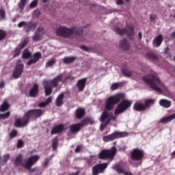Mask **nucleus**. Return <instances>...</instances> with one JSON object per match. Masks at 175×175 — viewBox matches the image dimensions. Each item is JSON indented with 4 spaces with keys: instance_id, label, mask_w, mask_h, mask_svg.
I'll return each instance as SVG.
<instances>
[{
    "instance_id": "18",
    "label": "nucleus",
    "mask_w": 175,
    "mask_h": 175,
    "mask_svg": "<svg viewBox=\"0 0 175 175\" xmlns=\"http://www.w3.org/2000/svg\"><path fill=\"white\" fill-rule=\"evenodd\" d=\"M40 57L41 53L40 52L34 53V55H33V57H31L30 60L27 63V66H31L36 64Z\"/></svg>"
},
{
    "instance_id": "3",
    "label": "nucleus",
    "mask_w": 175,
    "mask_h": 175,
    "mask_svg": "<svg viewBox=\"0 0 175 175\" xmlns=\"http://www.w3.org/2000/svg\"><path fill=\"white\" fill-rule=\"evenodd\" d=\"M42 114L41 109H31V111H29L25 116H23V119H16L15 121V126L16 127H22L25 126L31 117L33 118H38Z\"/></svg>"
},
{
    "instance_id": "1",
    "label": "nucleus",
    "mask_w": 175,
    "mask_h": 175,
    "mask_svg": "<svg viewBox=\"0 0 175 175\" xmlns=\"http://www.w3.org/2000/svg\"><path fill=\"white\" fill-rule=\"evenodd\" d=\"M143 80L157 92L161 93L167 89L164 83L160 80L156 73H151L145 75L143 77Z\"/></svg>"
},
{
    "instance_id": "13",
    "label": "nucleus",
    "mask_w": 175,
    "mask_h": 175,
    "mask_svg": "<svg viewBox=\"0 0 175 175\" xmlns=\"http://www.w3.org/2000/svg\"><path fill=\"white\" fill-rule=\"evenodd\" d=\"M40 158V157L38 155H33L30 157V158L23 163V167L27 170L31 169V167L38 162Z\"/></svg>"
},
{
    "instance_id": "42",
    "label": "nucleus",
    "mask_w": 175,
    "mask_h": 175,
    "mask_svg": "<svg viewBox=\"0 0 175 175\" xmlns=\"http://www.w3.org/2000/svg\"><path fill=\"white\" fill-rule=\"evenodd\" d=\"M5 18V12L4 10H0V21Z\"/></svg>"
},
{
    "instance_id": "47",
    "label": "nucleus",
    "mask_w": 175,
    "mask_h": 175,
    "mask_svg": "<svg viewBox=\"0 0 175 175\" xmlns=\"http://www.w3.org/2000/svg\"><path fill=\"white\" fill-rule=\"evenodd\" d=\"M22 27H25V28H27V22L22 21L18 23V27L21 28Z\"/></svg>"
},
{
    "instance_id": "37",
    "label": "nucleus",
    "mask_w": 175,
    "mask_h": 175,
    "mask_svg": "<svg viewBox=\"0 0 175 175\" xmlns=\"http://www.w3.org/2000/svg\"><path fill=\"white\" fill-rule=\"evenodd\" d=\"M155 100H153L152 98H150L149 100H146L144 103V106L146 109L149 107L150 105H153L154 103Z\"/></svg>"
},
{
    "instance_id": "17",
    "label": "nucleus",
    "mask_w": 175,
    "mask_h": 175,
    "mask_svg": "<svg viewBox=\"0 0 175 175\" xmlns=\"http://www.w3.org/2000/svg\"><path fill=\"white\" fill-rule=\"evenodd\" d=\"M27 44H28V40L27 39L22 41V42H21V44H19V45H18V47H16V49H15V50H14V52H12V57H18L20 55L21 50Z\"/></svg>"
},
{
    "instance_id": "55",
    "label": "nucleus",
    "mask_w": 175,
    "mask_h": 175,
    "mask_svg": "<svg viewBox=\"0 0 175 175\" xmlns=\"http://www.w3.org/2000/svg\"><path fill=\"white\" fill-rule=\"evenodd\" d=\"M138 39L142 40V33L139 32L138 34Z\"/></svg>"
},
{
    "instance_id": "34",
    "label": "nucleus",
    "mask_w": 175,
    "mask_h": 175,
    "mask_svg": "<svg viewBox=\"0 0 175 175\" xmlns=\"http://www.w3.org/2000/svg\"><path fill=\"white\" fill-rule=\"evenodd\" d=\"M31 56V54L27 49L23 51V53H22V59H27L30 58Z\"/></svg>"
},
{
    "instance_id": "63",
    "label": "nucleus",
    "mask_w": 175,
    "mask_h": 175,
    "mask_svg": "<svg viewBox=\"0 0 175 175\" xmlns=\"http://www.w3.org/2000/svg\"><path fill=\"white\" fill-rule=\"evenodd\" d=\"M174 59H175V56H174Z\"/></svg>"
},
{
    "instance_id": "31",
    "label": "nucleus",
    "mask_w": 175,
    "mask_h": 175,
    "mask_svg": "<svg viewBox=\"0 0 175 175\" xmlns=\"http://www.w3.org/2000/svg\"><path fill=\"white\" fill-rule=\"evenodd\" d=\"M75 113L77 118H81L85 115V109H83V108H78V109L76 110Z\"/></svg>"
},
{
    "instance_id": "27",
    "label": "nucleus",
    "mask_w": 175,
    "mask_h": 175,
    "mask_svg": "<svg viewBox=\"0 0 175 175\" xmlns=\"http://www.w3.org/2000/svg\"><path fill=\"white\" fill-rule=\"evenodd\" d=\"M120 46L122 49L124 50H127L130 47V44L128 42V41L126 39H123L120 42Z\"/></svg>"
},
{
    "instance_id": "45",
    "label": "nucleus",
    "mask_w": 175,
    "mask_h": 175,
    "mask_svg": "<svg viewBox=\"0 0 175 175\" xmlns=\"http://www.w3.org/2000/svg\"><path fill=\"white\" fill-rule=\"evenodd\" d=\"M38 5V0H34L30 3V8L33 9L36 8Z\"/></svg>"
},
{
    "instance_id": "56",
    "label": "nucleus",
    "mask_w": 175,
    "mask_h": 175,
    "mask_svg": "<svg viewBox=\"0 0 175 175\" xmlns=\"http://www.w3.org/2000/svg\"><path fill=\"white\" fill-rule=\"evenodd\" d=\"M171 37L175 38V31L171 33Z\"/></svg>"
},
{
    "instance_id": "6",
    "label": "nucleus",
    "mask_w": 175,
    "mask_h": 175,
    "mask_svg": "<svg viewBox=\"0 0 175 175\" xmlns=\"http://www.w3.org/2000/svg\"><path fill=\"white\" fill-rule=\"evenodd\" d=\"M116 117L113 116V115L111 113V112L104 111L100 118V121L102 122L100 126V130L103 131L111 120L116 121Z\"/></svg>"
},
{
    "instance_id": "14",
    "label": "nucleus",
    "mask_w": 175,
    "mask_h": 175,
    "mask_svg": "<svg viewBox=\"0 0 175 175\" xmlns=\"http://www.w3.org/2000/svg\"><path fill=\"white\" fill-rule=\"evenodd\" d=\"M108 166V163H102L96 165L92 167V175H98L100 173H103Z\"/></svg>"
},
{
    "instance_id": "21",
    "label": "nucleus",
    "mask_w": 175,
    "mask_h": 175,
    "mask_svg": "<svg viewBox=\"0 0 175 175\" xmlns=\"http://www.w3.org/2000/svg\"><path fill=\"white\" fill-rule=\"evenodd\" d=\"M133 109L137 111H143L146 110L144 104H143V103H141V101H137L136 103H135Z\"/></svg>"
},
{
    "instance_id": "7",
    "label": "nucleus",
    "mask_w": 175,
    "mask_h": 175,
    "mask_svg": "<svg viewBox=\"0 0 175 175\" xmlns=\"http://www.w3.org/2000/svg\"><path fill=\"white\" fill-rule=\"evenodd\" d=\"M88 124H94V120L92 119V118H85V119H83V120H82L81 123H76L75 124H71V126H70V130L72 133H77L83 127L88 125Z\"/></svg>"
},
{
    "instance_id": "60",
    "label": "nucleus",
    "mask_w": 175,
    "mask_h": 175,
    "mask_svg": "<svg viewBox=\"0 0 175 175\" xmlns=\"http://www.w3.org/2000/svg\"><path fill=\"white\" fill-rule=\"evenodd\" d=\"M126 1L129 2V1H130V0H126Z\"/></svg>"
},
{
    "instance_id": "58",
    "label": "nucleus",
    "mask_w": 175,
    "mask_h": 175,
    "mask_svg": "<svg viewBox=\"0 0 175 175\" xmlns=\"http://www.w3.org/2000/svg\"><path fill=\"white\" fill-rule=\"evenodd\" d=\"M172 155L175 157V150L173 152H172Z\"/></svg>"
},
{
    "instance_id": "33",
    "label": "nucleus",
    "mask_w": 175,
    "mask_h": 175,
    "mask_svg": "<svg viewBox=\"0 0 175 175\" xmlns=\"http://www.w3.org/2000/svg\"><path fill=\"white\" fill-rule=\"evenodd\" d=\"M52 100H53V97H49L46 101L40 103V105L38 106H40V107H45L51 103Z\"/></svg>"
},
{
    "instance_id": "36",
    "label": "nucleus",
    "mask_w": 175,
    "mask_h": 175,
    "mask_svg": "<svg viewBox=\"0 0 175 175\" xmlns=\"http://www.w3.org/2000/svg\"><path fill=\"white\" fill-rule=\"evenodd\" d=\"M10 105L5 101L2 105L0 107V111H5L6 110L9 109Z\"/></svg>"
},
{
    "instance_id": "8",
    "label": "nucleus",
    "mask_w": 175,
    "mask_h": 175,
    "mask_svg": "<svg viewBox=\"0 0 175 175\" xmlns=\"http://www.w3.org/2000/svg\"><path fill=\"white\" fill-rule=\"evenodd\" d=\"M133 102L130 100H123L117 105L116 109L114 111L115 116H119L120 114L124 113L126 110L129 109L132 105Z\"/></svg>"
},
{
    "instance_id": "30",
    "label": "nucleus",
    "mask_w": 175,
    "mask_h": 175,
    "mask_svg": "<svg viewBox=\"0 0 175 175\" xmlns=\"http://www.w3.org/2000/svg\"><path fill=\"white\" fill-rule=\"evenodd\" d=\"M77 57L75 56L72 57H66L63 59V62L66 64H69L74 62L76 60Z\"/></svg>"
},
{
    "instance_id": "29",
    "label": "nucleus",
    "mask_w": 175,
    "mask_h": 175,
    "mask_svg": "<svg viewBox=\"0 0 175 175\" xmlns=\"http://www.w3.org/2000/svg\"><path fill=\"white\" fill-rule=\"evenodd\" d=\"M159 105L163 107L169 108L171 107L172 103L168 100H160Z\"/></svg>"
},
{
    "instance_id": "39",
    "label": "nucleus",
    "mask_w": 175,
    "mask_h": 175,
    "mask_svg": "<svg viewBox=\"0 0 175 175\" xmlns=\"http://www.w3.org/2000/svg\"><path fill=\"white\" fill-rule=\"evenodd\" d=\"M28 2V0H21V2L19 3V9L21 10V12H22L25 8V5Z\"/></svg>"
},
{
    "instance_id": "12",
    "label": "nucleus",
    "mask_w": 175,
    "mask_h": 175,
    "mask_svg": "<svg viewBox=\"0 0 175 175\" xmlns=\"http://www.w3.org/2000/svg\"><path fill=\"white\" fill-rule=\"evenodd\" d=\"M144 152L139 148L133 149L131 153V157L134 161H141L144 159Z\"/></svg>"
},
{
    "instance_id": "28",
    "label": "nucleus",
    "mask_w": 175,
    "mask_h": 175,
    "mask_svg": "<svg viewBox=\"0 0 175 175\" xmlns=\"http://www.w3.org/2000/svg\"><path fill=\"white\" fill-rule=\"evenodd\" d=\"M64 130L63 124H59L52 129V134L59 133Z\"/></svg>"
},
{
    "instance_id": "52",
    "label": "nucleus",
    "mask_w": 175,
    "mask_h": 175,
    "mask_svg": "<svg viewBox=\"0 0 175 175\" xmlns=\"http://www.w3.org/2000/svg\"><path fill=\"white\" fill-rule=\"evenodd\" d=\"M80 48L85 51H89V48L85 45H81Z\"/></svg>"
},
{
    "instance_id": "43",
    "label": "nucleus",
    "mask_w": 175,
    "mask_h": 175,
    "mask_svg": "<svg viewBox=\"0 0 175 175\" xmlns=\"http://www.w3.org/2000/svg\"><path fill=\"white\" fill-rule=\"evenodd\" d=\"M5 36H6V32L5 31L0 29V41L3 40Z\"/></svg>"
},
{
    "instance_id": "16",
    "label": "nucleus",
    "mask_w": 175,
    "mask_h": 175,
    "mask_svg": "<svg viewBox=\"0 0 175 175\" xmlns=\"http://www.w3.org/2000/svg\"><path fill=\"white\" fill-rule=\"evenodd\" d=\"M44 33V29L42 27H38V29H37V31H36V34L33 36V41L38 42L41 40L43 38Z\"/></svg>"
},
{
    "instance_id": "44",
    "label": "nucleus",
    "mask_w": 175,
    "mask_h": 175,
    "mask_svg": "<svg viewBox=\"0 0 175 175\" xmlns=\"http://www.w3.org/2000/svg\"><path fill=\"white\" fill-rule=\"evenodd\" d=\"M57 143H58V141L56 138H55L53 139V141L52 142V147H53V150H55L57 147Z\"/></svg>"
},
{
    "instance_id": "2",
    "label": "nucleus",
    "mask_w": 175,
    "mask_h": 175,
    "mask_svg": "<svg viewBox=\"0 0 175 175\" xmlns=\"http://www.w3.org/2000/svg\"><path fill=\"white\" fill-rule=\"evenodd\" d=\"M66 79L63 74H60L56 76L52 80H44L42 81V85L44 86V90H45V96H50L53 92V88H57V92L62 86V82L65 81Z\"/></svg>"
},
{
    "instance_id": "10",
    "label": "nucleus",
    "mask_w": 175,
    "mask_h": 175,
    "mask_svg": "<svg viewBox=\"0 0 175 175\" xmlns=\"http://www.w3.org/2000/svg\"><path fill=\"white\" fill-rule=\"evenodd\" d=\"M115 31L120 36H123L126 33L130 40H133L134 38V28L133 26L129 27L126 29L116 28Z\"/></svg>"
},
{
    "instance_id": "35",
    "label": "nucleus",
    "mask_w": 175,
    "mask_h": 175,
    "mask_svg": "<svg viewBox=\"0 0 175 175\" xmlns=\"http://www.w3.org/2000/svg\"><path fill=\"white\" fill-rule=\"evenodd\" d=\"M22 159H23V157L21 154H19V156H18V157H16V159H15V161H14V164L15 165H19L21 164H22V165H23L24 163H22Z\"/></svg>"
},
{
    "instance_id": "62",
    "label": "nucleus",
    "mask_w": 175,
    "mask_h": 175,
    "mask_svg": "<svg viewBox=\"0 0 175 175\" xmlns=\"http://www.w3.org/2000/svg\"><path fill=\"white\" fill-rule=\"evenodd\" d=\"M174 18H175V14H174Z\"/></svg>"
},
{
    "instance_id": "20",
    "label": "nucleus",
    "mask_w": 175,
    "mask_h": 175,
    "mask_svg": "<svg viewBox=\"0 0 175 175\" xmlns=\"http://www.w3.org/2000/svg\"><path fill=\"white\" fill-rule=\"evenodd\" d=\"M86 82H87L86 78H83L78 81L77 83V88L79 92L83 91L85 87Z\"/></svg>"
},
{
    "instance_id": "32",
    "label": "nucleus",
    "mask_w": 175,
    "mask_h": 175,
    "mask_svg": "<svg viewBox=\"0 0 175 175\" xmlns=\"http://www.w3.org/2000/svg\"><path fill=\"white\" fill-rule=\"evenodd\" d=\"M122 73L126 77H131L133 75V72L126 68L122 69Z\"/></svg>"
},
{
    "instance_id": "9",
    "label": "nucleus",
    "mask_w": 175,
    "mask_h": 175,
    "mask_svg": "<svg viewBox=\"0 0 175 175\" xmlns=\"http://www.w3.org/2000/svg\"><path fill=\"white\" fill-rule=\"evenodd\" d=\"M129 133H126V131H115V133H112V134H110L109 135L103 137V140L105 142H109L115 140L116 139L127 137Z\"/></svg>"
},
{
    "instance_id": "38",
    "label": "nucleus",
    "mask_w": 175,
    "mask_h": 175,
    "mask_svg": "<svg viewBox=\"0 0 175 175\" xmlns=\"http://www.w3.org/2000/svg\"><path fill=\"white\" fill-rule=\"evenodd\" d=\"M146 57L150 60H157V57L152 53L148 52L146 53Z\"/></svg>"
},
{
    "instance_id": "40",
    "label": "nucleus",
    "mask_w": 175,
    "mask_h": 175,
    "mask_svg": "<svg viewBox=\"0 0 175 175\" xmlns=\"http://www.w3.org/2000/svg\"><path fill=\"white\" fill-rule=\"evenodd\" d=\"M55 64V59L54 58H51V59L48 60V62H46V68L51 67Z\"/></svg>"
},
{
    "instance_id": "54",
    "label": "nucleus",
    "mask_w": 175,
    "mask_h": 175,
    "mask_svg": "<svg viewBox=\"0 0 175 175\" xmlns=\"http://www.w3.org/2000/svg\"><path fill=\"white\" fill-rule=\"evenodd\" d=\"M4 86H5V82L4 81L0 82V88H4Z\"/></svg>"
},
{
    "instance_id": "61",
    "label": "nucleus",
    "mask_w": 175,
    "mask_h": 175,
    "mask_svg": "<svg viewBox=\"0 0 175 175\" xmlns=\"http://www.w3.org/2000/svg\"><path fill=\"white\" fill-rule=\"evenodd\" d=\"M1 119H2V118H1V115H0V120H1Z\"/></svg>"
},
{
    "instance_id": "59",
    "label": "nucleus",
    "mask_w": 175,
    "mask_h": 175,
    "mask_svg": "<svg viewBox=\"0 0 175 175\" xmlns=\"http://www.w3.org/2000/svg\"><path fill=\"white\" fill-rule=\"evenodd\" d=\"M48 1H49V0H42V2H44V3H46Z\"/></svg>"
},
{
    "instance_id": "51",
    "label": "nucleus",
    "mask_w": 175,
    "mask_h": 175,
    "mask_svg": "<svg viewBox=\"0 0 175 175\" xmlns=\"http://www.w3.org/2000/svg\"><path fill=\"white\" fill-rule=\"evenodd\" d=\"M116 5H122L124 4V2L123 0H116Z\"/></svg>"
},
{
    "instance_id": "41",
    "label": "nucleus",
    "mask_w": 175,
    "mask_h": 175,
    "mask_svg": "<svg viewBox=\"0 0 175 175\" xmlns=\"http://www.w3.org/2000/svg\"><path fill=\"white\" fill-rule=\"evenodd\" d=\"M120 86V84L119 83H114L111 85V90H116L118 89Z\"/></svg>"
},
{
    "instance_id": "4",
    "label": "nucleus",
    "mask_w": 175,
    "mask_h": 175,
    "mask_svg": "<svg viewBox=\"0 0 175 175\" xmlns=\"http://www.w3.org/2000/svg\"><path fill=\"white\" fill-rule=\"evenodd\" d=\"M77 31L75 27L68 28L66 26H58L55 29V34L59 37L70 38Z\"/></svg>"
},
{
    "instance_id": "53",
    "label": "nucleus",
    "mask_w": 175,
    "mask_h": 175,
    "mask_svg": "<svg viewBox=\"0 0 175 175\" xmlns=\"http://www.w3.org/2000/svg\"><path fill=\"white\" fill-rule=\"evenodd\" d=\"M10 158V154H5L4 157H3V159L5 160V161H7Z\"/></svg>"
},
{
    "instance_id": "50",
    "label": "nucleus",
    "mask_w": 175,
    "mask_h": 175,
    "mask_svg": "<svg viewBox=\"0 0 175 175\" xmlns=\"http://www.w3.org/2000/svg\"><path fill=\"white\" fill-rule=\"evenodd\" d=\"M24 146V142L21 140L18 141V148H21Z\"/></svg>"
},
{
    "instance_id": "11",
    "label": "nucleus",
    "mask_w": 175,
    "mask_h": 175,
    "mask_svg": "<svg viewBox=\"0 0 175 175\" xmlns=\"http://www.w3.org/2000/svg\"><path fill=\"white\" fill-rule=\"evenodd\" d=\"M116 152V148L112 147L111 149L109 150L101 151L98 154V157L100 159H111L115 157Z\"/></svg>"
},
{
    "instance_id": "23",
    "label": "nucleus",
    "mask_w": 175,
    "mask_h": 175,
    "mask_svg": "<svg viewBox=\"0 0 175 175\" xmlns=\"http://www.w3.org/2000/svg\"><path fill=\"white\" fill-rule=\"evenodd\" d=\"M113 169L116 170L120 174H123L124 175H132L131 172L124 171L119 165H116L113 166Z\"/></svg>"
},
{
    "instance_id": "46",
    "label": "nucleus",
    "mask_w": 175,
    "mask_h": 175,
    "mask_svg": "<svg viewBox=\"0 0 175 175\" xmlns=\"http://www.w3.org/2000/svg\"><path fill=\"white\" fill-rule=\"evenodd\" d=\"M10 116V112H7L6 113H3V115H1V118L3 120L8 118Z\"/></svg>"
},
{
    "instance_id": "57",
    "label": "nucleus",
    "mask_w": 175,
    "mask_h": 175,
    "mask_svg": "<svg viewBox=\"0 0 175 175\" xmlns=\"http://www.w3.org/2000/svg\"><path fill=\"white\" fill-rule=\"evenodd\" d=\"M79 172L77 171V172L72 173V174H70V175H79Z\"/></svg>"
},
{
    "instance_id": "49",
    "label": "nucleus",
    "mask_w": 175,
    "mask_h": 175,
    "mask_svg": "<svg viewBox=\"0 0 175 175\" xmlns=\"http://www.w3.org/2000/svg\"><path fill=\"white\" fill-rule=\"evenodd\" d=\"M82 149H83V146H78L75 148V152L76 153H78V152H79Z\"/></svg>"
},
{
    "instance_id": "15",
    "label": "nucleus",
    "mask_w": 175,
    "mask_h": 175,
    "mask_svg": "<svg viewBox=\"0 0 175 175\" xmlns=\"http://www.w3.org/2000/svg\"><path fill=\"white\" fill-rule=\"evenodd\" d=\"M23 67L24 66L22 64L21 60H18L15 70H14V73L12 74V76H14L15 79H18L21 75L23 72Z\"/></svg>"
},
{
    "instance_id": "24",
    "label": "nucleus",
    "mask_w": 175,
    "mask_h": 175,
    "mask_svg": "<svg viewBox=\"0 0 175 175\" xmlns=\"http://www.w3.org/2000/svg\"><path fill=\"white\" fill-rule=\"evenodd\" d=\"M174 119H175V113L173 115H170L169 116H166L165 118H162L160 120V122L162 124H167L168 122H171Z\"/></svg>"
},
{
    "instance_id": "25",
    "label": "nucleus",
    "mask_w": 175,
    "mask_h": 175,
    "mask_svg": "<svg viewBox=\"0 0 175 175\" xmlns=\"http://www.w3.org/2000/svg\"><path fill=\"white\" fill-rule=\"evenodd\" d=\"M36 26L37 25L35 23H31V22L26 23V32L35 30L36 28Z\"/></svg>"
},
{
    "instance_id": "5",
    "label": "nucleus",
    "mask_w": 175,
    "mask_h": 175,
    "mask_svg": "<svg viewBox=\"0 0 175 175\" xmlns=\"http://www.w3.org/2000/svg\"><path fill=\"white\" fill-rule=\"evenodd\" d=\"M126 95L124 93H118L115 96H111L106 100L105 109L108 111L113 110L114 106L117 105L121 100L124 99Z\"/></svg>"
},
{
    "instance_id": "22",
    "label": "nucleus",
    "mask_w": 175,
    "mask_h": 175,
    "mask_svg": "<svg viewBox=\"0 0 175 175\" xmlns=\"http://www.w3.org/2000/svg\"><path fill=\"white\" fill-rule=\"evenodd\" d=\"M39 92V85L36 83L33 88H31V90H30V96L31 97H36Z\"/></svg>"
},
{
    "instance_id": "19",
    "label": "nucleus",
    "mask_w": 175,
    "mask_h": 175,
    "mask_svg": "<svg viewBox=\"0 0 175 175\" xmlns=\"http://www.w3.org/2000/svg\"><path fill=\"white\" fill-rule=\"evenodd\" d=\"M163 41V37L162 34H159V36L156 37L154 40H153V46L154 47L158 48L159 47L162 42Z\"/></svg>"
},
{
    "instance_id": "48",
    "label": "nucleus",
    "mask_w": 175,
    "mask_h": 175,
    "mask_svg": "<svg viewBox=\"0 0 175 175\" xmlns=\"http://www.w3.org/2000/svg\"><path fill=\"white\" fill-rule=\"evenodd\" d=\"M16 135L17 131L16 130H12V131H11V133L10 134V137L14 138L16 136Z\"/></svg>"
},
{
    "instance_id": "26",
    "label": "nucleus",
    "mask_w": 175,
    "mask_h": 175,
    "mask_svg": "<svg viewBox=\"0 0 175 175\" xmlns=\"http://www.w3.org/2000/svg\"><path fill=\"white\" fill-rule=\"evenodd\" d=\"M64 94L62 93L61 94H59V96L57 97L56 100H55V105L57 107H60L63 105L64 101Z\"/></svg>"
}]
</instances>
